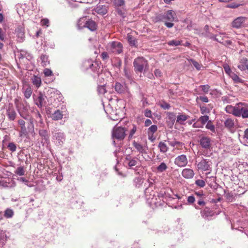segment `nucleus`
Wrapping results in <instances>:
<instances>
[{
    "instance_id": "nucleus-1",
    "label": "nucleus",
    "mask_w": 248,
    "mask_h": 248,
    "mask_svg": "<svg viewBox=\"0 0 248 248\" xmlns=\"http://www.w3.org/2000/svg\"><path fill=\"white\" fill-rule=\"evenodd\" d=\"M29 122L26 124L25 121L23 119L18 120V124L20 127L19 132V137H28L30 135L35 134L33 120L32 118L28 119Z\"/></svg>"
},
{
    "instance_id": "nucleus-2",
    "label": "nucleus",
    "mask_w": 248,
    "mask_h": 248,
    "mask_svg": "<svg viewBox=\"0 0 248 248\" xmlns=\"http://www.w3.org/2000/svg\"><path fill=\"white\" fill-rule=\"evenodd\" d=\"M227 108H231L232 114L236 117L248 118V104L240 103L235 107L229 106Z\"/></svg>"
},
{
    "instance_id": "nucleus-3",
    "label": "nucleus",
    "mask_w": 248,
    "mask_h": 248,
    "mask_svg": "<svg viewBox=\"0 0 248 248\" xmlns=\"http://www.w3.org/2000/svg\"><path fill=\"white\" fill-rule=\"evenodd\" d=\"M148 183L149 184V186L144 190L145 197L150 203L156 204L158 202L157 197H162L163 195L158 193H157V195H156L155 192L153 190L154 187L153 184L149 182V180H148Z\"/></svg>"
},
{
    "instance_id": "nucleus-4",
    "label": "nucleus",
    "mask_w": 248,
    "mask_h": 248,
    "mask_svg": "<svg viewBox=\"0 0 248 248\" xmlns=\"http://www.w3.org/2000/svg\"><path fill=\"white\" fill-rule=\"evenodd\" d=\"M133 67L136 73H142L148 69V61L142 57H139L134 60Z\"/></svg>"
},
{
    "instance_id": "nucleus-5",
    "label": "nucleus",
    "mask_w": 248,
    "mask_h": 248,
    "mask_svg": "<svg viewBox=\"0 0 248 248\" xmlns=\"http://www.w3.org/2000/svg\"><path fill=\"white\" fill-rule=\"evenodd\" d=\"M155 20L156 22H166V21L173 22L178 20L174 11L170 10H168L164 13L157 15Z\"/></svg>"
},
{
    "instance_id": "nucleus-6",
    "label": "nucleus",
    "mask_w": 248,
    "mask_h": 248,
    "mask_svg": "<svg viewBox=\"0 0 248 248\" xmlns=\"http://www.w3.org/2000/svg\"><path fill=\"white\" fill-rule=\"evenodd\" d=\"M65 134L60 129H54L52 131V141L58 147H62L65 141Z\"/></svg>"
},
{
    "instance_id": "nucleus-7",
    "label": "nucleus",
    "mask_w": 248,
    "mask_h": 248,
    "mask_svg": "<svg viewBox=\"0 0 248 248\" xmlns=\"http://www.w3.org/2000/svg\"><path fill=\"white\" fill-rule=\"evenodd\" d=\"M107 49L110 52L118 54L123 52V46L120 42L112 41L108 44Z\"/></svg>"
},
{
    "instance_id": "nucleus-8",
    "label": "nucleus",
    "mask_w": 248,
    "mask_h": 248,
    "mask_svg": "<svg viewBox=\"0 0 248 248\" xmlns=\"http://www.w3.org/2000/svg\"><path fill=\"white\" fill-rule=\"evenodd\" d=\"M199 142L201 147L206 150L212 149V141L211 139L206 136H200L199 137Z\"/></svg>"
},
{
    "instance_id": "nucleus-9",
    "label": "nucleus",
    "mask_w": 248,
    "mask_h": 248,
    "mask_svg": "<svg viewBox=\"0 0 248 248\" xmlns=\"http://www.w3.org/2000/svg\"><path fill=\"white\" fill-rule=\"evenodd\" d=\"M125 136V129L122 127H114L112 131V138L118 140L124 139Z\"/></svg>"
},
{
    "instance_id": "nucleus-10",
    "label": "nucleus",
    "mask_w": 248,
    "mask_h": 248,
    "mask_svg": "<svg viewBox=\"0 0 248 248\" xmlns=\"http://www.w3.org/2000/svg\"><path fill=\"white\" fill-rule=\"evenodd\" d=\"M211 164L210 161L203 159L197 164V167L198 170L202 171H209L208 173H206L208 174L211 171Z\"/></svg>"
},
{
    "instance_id": "nucleus-11",
    "label": "nucleus",
    "mask_w": 248,
    "mask_h": 248,
    "mask_svg": "<svg viewBox=\"0 0 248 248\" xmlns=\"http://www.w3.org/2000/svg\"><path fill=\"white\" fill-rule=\"evenodd\" d=\"M17 107V110L20 116L25 120L30 119L28 107L24 104H21L20 107Z\"/></svg>"
},
{
    "instance_id": "nucleus-12",
    "label": "nucleus",
    "mask_w": 248,
    "mask_h": 248,
    "mask_svg": "<svg viewBox=\"0 0 248 248\" xmlns=\"http://www.w3.org/2000/svg\"><path fill=\"white\" fill-rule=\"evenodd\" d=\"M84 65L87 69H90L94 73H98L99 69L98 63L97 62H93L92 60L85 61Z\"/></svg>"
},
{
    "instance_id": "nucleus-13",
    "label": "nucleus",
    "mask_w": 248,
    "mask_h": 248,
    "mask_svg": "<svg viewBox=\"0 0 248 248\" xmlns=\"http://www.w3.org/2000/svg\"><path fill=\"white\" fill-rule=\"evenodd\" d=\"M204 209L201 211V216L205 219H209L215 215L214 210L206 205L203 207Z\"/></svg>"
},
{
    "instance_id": "nucleus-14",
    "label": "nucleus",
    "mask_w": 248,
    "mask_h": 248,
    "mask_svg": "<svg viewBox=\"0 0 248 248\" xmlns=\"http://www.w3.org/2000/svg\"><path fill=\"white\" fill-rule=\"evenodd\" d=\"M247 18L240 16L235 19L232 22V26L236 29L241 28L245 26Z\"/></svg>"
},
{
    "instance_id": "nucleus-15",
    "label": "nucleus",
    "mask_w": 248,
    "mask_h": 248,
    "mask_svg": "<svg viewBox=\"0 0 248 248\" xmlns=\"http://www.w3.org/2000/svg\"><path fill=\"white\" fill-rule=\"evenodd\" d=\"M174 163L179 167L186 166L187 164V159L186 155H181L175 158Z\"/></svg>"
},
{
    "instance_id": "nucleus-16",
    "label": "nucleus",
    "mask_w": 248,
    "mask_h": 248,
    "mask_svg": "<svg viewBox=\"0 0 248 248\" xmlns=\"http://www.w3.org/2000/svg\"><path fill=\"white\" fill-rule=\"evenodd\" d=\"M39 135L42 138L41 143L48 144L49 143V135L47 130L44 129H39Z\"/></svg>"
},
{
    "instance_id": "nucleus-17",
    "label": "nucleus",
    "mask_w": 248,
    "mask_h": 248,
    "mask_svg": "<svg viewBox=\"0 0 248 248\" xmlns=\"http://www.w3.org/2000/svg\"><path fill=\"white\" fill-rule=\"evenodd\" d=\"M46 96L41 93H40L38 96L35 100V104L38 108H41L45 106L46 104Z\"/></svg>"
},
{
    "instance_id": "nucleus-18",
    "label": "nucleus",
    "mask_w": 248,
    "mask_h": 248,
    "mask_svg": "<svg viewBox=\"0 0 248 248\" xmlns=\"http://www.w3.org/2000/svg\"><path fill=\"white\" fill-rule=\"evenodd\" d=\"M205 197L204 196L196 198V201H197V204H194V207L197 210H201L206 205V202H205L204 199Z\"/></svg>"
},
{
    "instance_id": "nucleus-19",
    "label": "nucleus",
    "mask_w": 248,
    "mask_h": 248,
    "mask_svg": "<svg viewBox=\"0 0 248 248\" xmlns=\"http://www.w3.org/2000/svg\"><path fill=\"white\" fill-rule=\"evenodd\" d=\"M125 163L127 164L130 168H132L133 167L137 166L138 163V158L133 157L130 155H128L125 157Z\"/></svg>"
},
{
    "instance_id": "nucleus-20",
    "label": "nucleus",
    "mask_w": 248,
    "mask_h": 248,
    "mask_svg": "<svg viewBox=\"0 0 248 248\" xmlns=\"http://www.w3.org/2000/svg\"><path fill=\"white\" fill-rule=\"evenodd\" d=\"M32 112L35 117V121L37 123H38L40 127H43L44 125V123L42 118V116L39 111L36 109H33Z\"/></svg>"
},
{
    "instance_id": "nucleus-21",
    "label": "nucleus",
    "mask_w": 248,
    "mask_h": 248,
    "mask_svg": "<svg viewBox=\"0 0 248 248\" xmlns=\"http://www.w3.org/2000/svg\"><path fill=\"white\" fill-rule=\"evenodd\" d=\"M108 7L105 5H98L95 7L94 10L98 14L104 16L108 12Z\"/></svg>"
},
{
    "instance_id": "nucleus-22",
    "label": "nucleus",
    "mask_w": 248,
    "mask_h": 248,
    "mask_svg": "<svg viewBox=\"0 0 248 248\" xmlns=\"http://www.w3.org/2000/svg\"><path fill=\"white\" fill-rule=\"evenodd\" d=\"M194 172L190 169H184L182 171V175L186 179H191L194 176Z\"/></svg>"
},
{
    "instance_id": "nucleus-23",
    "label": "nucleus",
    "mask_w": 248,
    "mask_h": 248,
    "mask_svg": "<svg viewBox=\"0 0 248 248\" xmlns=\"http://www.w3.org/2000/svg\"><path fill=\"white\" fill-rule=\"evenodd\" d=\"M190 116L184 113H179L176 117V123L180 124H184V122L187 120Z\"/></svg>"
},
{
    "instance_id": "nucleus-24",
    "label": "nucleus",
    "mask_w": 248,
    "mask_h": 248,
    "mask_svg": "<svg viewBox=\"0 0 248 248\" xmlns=\"http://www.w3.org/2000/svg\"><path fill=\"white\" fill-rule=\"evenodd\" d=\"M238 68L241 71L248 70V59L245 57L241 58L240 60Z\"/></svg>"
},
{
    "instance_id": "nucleus-25",
    "label": "nucleus",
    "mask_w": 248,
    "mask_h": 248,
    "mask_svg": "<svg viewBox=\"0 0 248 248\" xmlns=\"http://www.w3.org/2000/svg\"><path fill=\"white\" fill-rule=\"evenodd\" d=\"M19 42H22L25 37L24 29L21 27H18L15 30Z\"/></svg>"
},
{
    "instance_id": "nucleus-26",
    "label": "nucleus",
    "mask_w": 248,
    "mask_h": 248,
    "mask_svg": "<svg viewBox=\"0 0 248 248\" xmlns=\"http://www.w3.org/2000/svg\"><path fill=\"white\" fill-rule=\"evenodd\" d=\"M82 27L87 28L91 31H94L96 29L97 25L94 21L89 20L86 21Z\"/></svg>"
},
{
    "instance_id": "nucleus-27",
    "label": "nucleus",
    "mask_w": 248,
    "mask_h": 248,
    "mask_svg": "<svg viewBox=\"0 0 248 248\" xmlns=\"http://www.w3.org/2000/svg\"><path fill=\"white\" fill-rule=\"evenodd\" d=\"M133 146L140 154H144L146 153L144 147L140 142L134 141L132 143Z\"/></svg>"
},
{
    "instance_id": "nucleus-28",
    "label": "nucleus",
    "mask_w": 248,
    "mask_h": 248,
    "mask_svg": "<svg viewBox=\"0 0 248 248\" xmlns=\"http://www.w3.org/2000/svg\"><path fill=\"white\" fill-rule=\"evenodd\" d=\"M126 87L125 84H121L119 82L115 83V91L119 93H123L126 91Z\"/></svg>"
},
{
    "instance_id": "nucleus-29",
    "label": "nucleus",
    "mask_w": 248,
    "mask_h": 248,
    "mask_svg": "<svg viewBox=\"0 0 248 248\" xmlns=\"http://www.w3.org/2000/svg\"><path fill=\"white\" fill-rule=\"evenodd\" d=\"M6 114L8 116V118L11 121H14L16 116V113L13 108H9L7 109Z\"/></svg>"
},
{
    "instance_id": "nucleus-30",
    "label": "nucleus",
    "mask_w": 248,
    "mask_h": 248,
    "mask_svg": "<svg viewBox=\"0 0 248 248\" xmlns=\"http://www.w3.org/2000/svg\"><path fill=\"white\" fill-rule=\"evenodd\" d=\"M7 240L5 231L0 230V248H2Z\"/></svg>"
},
{
    "instance_id": "nucleus-31",
    "label": "nucleus",
    "mask_w": 248,
    "mask_h": 248,
    "mask_svg": "<svg viewBox=\"0 0 248 248\" xmlns=\"http://www.w3.org/2000/svg\"><path fill=\"white\" fill-rule=\"evenodd\" d=\"M63 115L61 111L59 109H57L52 113L51 118L52 120L54 121H58L62 118Z\"/></svg>"
},
{
    "instance_id": "nucleus-32",
    "label": "nucleus",
    "mask_w": 248,
    "mask_h": 248,
    "mask_svg": "<svg viewBox=\"0 0 248 248\" xmlns=\"http://www.w3.org/2000/svg\"><path fill=\"white\" fill-rule=\"evenodd\" d=\"M31 81L33 84L37 88H39L41 86V79L38 76L34 75L31 78Z\"/></svg>"
},
{
    "instance_id": "nucleus-33",
    "label": "nucleus",
    "mask_w": 248,
    "mask_h": 248,
    "mask_svg": "<svg viewBox=\"0 0 248 248\" xmlns=\"http://www.w3.org/2000/svg\"><path fill=\"white\" fill-rule=\"evenodd\" d=\"M168 166L165 162H161L157 167L156 171L159 173L163 172L167 170Z\"/></svg>"
},
{
    "instance_id": "nucleus-34",
    "label": "nucleus",
    "mask_w": 248,
    "mask_h": 248,
    "mask_svg": "<svg viewBox=\"0 0 248 248\" xmlns=\"http://www.w3.org/2000/svg\"><path fill=\"white\" fill-rule=\"evenodd\" d=\"M158 147L159 149L160 152L163 153H166L168 150V147L167 144L162 141H160L159 143Z\"/></svg>"
},
{
    "instance_id": "nucleus-35",
    "label": "nucleus",
    "mask_w": 248,
    "mask_h": 248,
    "mask_svg": "<svg viewBox=\"0 0 248 248\" xmlns=\"http://www.w3.org/2000/svg\"><path fill=\"white\" fill-rule=\"evenodd\" d=\"M167 118L172 124H173L176 120V115L174 112H167L166 113Z\"/></svg>"
},
{
    "instance_id": "nucleus-36",
    "label": "nucleus",
    "mask_w": 248,
    "mask_h": 248,
    "mask_svg": "<svg viewBox=\"0 0 248 248\" xmlns=\"http://www.w3.org/2000/svg\"><path fill=\"white\" fill-rule=\"evenodd\" d=\"M224 124L226 127L231 129L234 127V124L232 119L228 118L224 122Z\"/></svg>"
},
{
    "instance_id": "nucleus-37",
    "label": "nucleus",
    "mask_w": 248,
    "mask_h": 248,
    "mask_svg": "<svg viewBox=\"0 0 248 248\" xmlns=\"http://www.w3.org/2000/svg\"><path fill=\"white\" fill-rule=\"evenodd\" d=\"M32 93V88L30 86H28L23 92L24 96L27 99H29L31 96Z\"/></svg>"
},
{
    "instance_id": "nucleus-38",
    "label": "nucleus",
    "mask_w": 248,
    "mask_h": 248,
    "mask_svg": "<svg viewBox=\"0 0 248 248\" xmlns=\"http://www.w3.org/2000/svg\"><path fill=\"white\" fill-rule=\"evenodd\" d=\"M14 216V211L10 208H7L4 213V216L7 218H12Z\"/></svg>"
},
{
    "instance_id": "nucleus-39",
    "label": "nucleus",
    "mask_w": 248,
    "mask_h": 248,
    "mask_svg": "<svg viewBox=\"0 0 248 248\" xmlns=\"http://www.w3.org/2000/svg\"><path fill=\"white\" fill-rule=\"evenodd\" d=\"M127 38L128 42L131 46H135L136 45L137 41L132 35L128 34Z\"/></svg>"
},
{
    "instance_id": "nucleus-40",
    "label": "nucleus",
    "mask_w": 248,
    "mask_h": 248,
    "mask_svg": "<svg viewBox=\"0 0 248 248\" xmlns=\"http://www.w3.org/2000/svg\"><path fill=\"white\" fill-rule=\"evenodd\" d=\"M230 77L236 83H242L243 82V80L235 73H232V74L230 75Z\"/></svg>"
},
{
    "instance_id": "nucleus-41",
    "label": "nucleus",
    "mask_w": 248,
    "mask_h": 248,
    "mask_svg": "<svg viewBox=\"0 0 248 248\" xmlns=\"http://www.w3.org/2000/svg\"><path fill=\"white\" fill-rule=\"evenodd\" d=\"M143 182V180L141 177H137L134 179V184L137 187H140Z\"/></svg>"
},
{
    "instance_id": "nucleus-42",
    "label": "nucleus",
    "mask_w": 248,
    "mask_h": 248,
    "mask_svg": "<svg viewBox=\"0 0 248 248\" xmlns=\"http://www.w3.org/2000/svg\"><path fill=\"white\" fill-rule=\"evenodd\" d=\"M158 105L164 109H169L170 108V105L164 101L160 102Z\"/></svg>"
},
{
    "instance_id": "nucleus-43",
    "label": "nucleus",
    "mask_w": 248,
    "mask_h": 248,
    "mask_svg": "<svg viewBox=\"0 0 248 248\" xmlns=\"http://www.w3.org/2000/svg\"><path fill=\"white\" fill-rule=\"evenodd\" d=\"M242 142L245 145L248 146V128L244 131V135L242 138Z\"/></svg>"
},
{
    "instance_id": "nucleus-44",
    "label": "nucleus",
    "mask_w": 248,
    "mask_h": 248,
    "mask_svg": "<svg viewBox=\"0 0 248 248\" xmlns=\"http://www.w3.org/2000/svg\"><path fill=\"white\" fill-rule=\"evenodd\" d=\"M157 130V127L156 125H152L148 129V135H153Z\"/></svg>"
},
{
    "instance_id": "nucleus-45",
    "label": "nucleus",
    "mask_w": 248,
    "mask_h": 248,
    "mask_svg": "<svg viewBox=\"0 0 248 248\" xmlns=\"http://www.w3.org/2000/svg\"><path fill=\"white\" fill-rule=\"evenodd\" d=\"M122 62L121 59L117 58L115 59V61L113 63L112 65L114 67H115L118 69H120L122 66Z\"/></svg>"
},
{
    "instance_id": "nucleus-46",
    "label": "nucleus",
    "mask_w": 248,
    "mask_h": 248,
    "mask_svg": "<svg viewBox=\"0 0 248 248\" xmlns=\"http://www.w3.org/2000/svg\"><path fill=\"white\" fill-rule=\"evenodd\" d=\"M7 148L11 152H15L16 150V145L13 142H9L7 145Z\"/></svg>"
},
{
    "instance_id": "nucleus-47",
    "label": "nucleus",
    "mask_w": 248,
    "mask_h": 248,
    "mask_svg": "<svg viewBox=\"0 0 248 248\" xmlns=\"http://www.w3.org/2000/svg\"><path fill=\"white\" fill-rule=\"evenodd\" d=\"M181 41L177 40H172L168 42V45L170 46H178L181 45Z\"/></svg>"
},
{
    "instance_id": "nucleus-48",
    "label": "nucleus",
    "mask_w": 248,
    "mask_h": 248,
    "mask_svg": "<svg viewBox=\"0 0 248 248\" xmlns=\"http://www.w3.org/2000/svg\"><path fill=\"white\" fill-rule=\"evenodd\" d=\"M15 173L19 176H23L25 174V170L23 167H18L15 170Z\"/></svg>"
},
{
    "instance_id": "nucleus-49",
    "label": "nucleus",
    "mask_w": 248,
    "mask_h": 248,
    "mask_svg": "<svg viewBox=\"0 0 248 248\" xmlns=\"http://www.w3.org/2000/svg\"><path fill=\"white\" fill-rule=\"evenodd\" d=\"M40 59L42 61V63L43 65L46 66L48 64V57L46 55H41Z\"/></svg>"
},
{
    "instance_id": "nucleus-50",
    "label": "nucleus",
    "mask_w": 248,
    "mask_h": 248,
    "mask_svg": "<svg viewBox=\"0 0 248 248\" xmlns=\"http://www.w3.org/2000/svg\"><path fill=\"white\" fill-rule=\"evenodd\" d=\"M209 120V116L207 115H204L201 116L198 121H200L202 123V125L203 126V125L208 122Z\"/></svg>"
},
{
    "instance_id": "nucleus-51",
    "label": "nucleus",
    "mask_w": 248,
    "mask_h": 248,
    "mask_svg": "<svg viewBox=\"0 0 248 248\" xmlns=\"http://www.w3.org/2000/svg\"><path fill=\"white\" fill-rule=\"evenodd\" d=\"M206 35L219 43H223V42H221V40H219V38L217 37V35H215L211 33H209L208 34H206Z\"/></svg>"
},
{
    "instance_id": "nucleus-52",
    "label": "nucleus",
    "mask_w": 248,
    "mask_h": 248,
    "mask_svg": "<svg viewBox=\"0 0 248 248\" xmlns=\"http://www.w3.org/2000/svg\"><path fill=\"white\" fill-rule=\"evenodd\" d=\"M226 199L229 202H232L234 201V196L233 194L232 193H227L225 195Z\"/></svg>"
},
{
    "instance_id": "nucleus-53",
    "label": "nucleus",
    "mask_w": 248,
    "mask_h": 248,
    "mask_svg": "<svg viewBox=\"0 0 248 248\" xmlns=\"http://www.w3.org/2000/svg\"><path fill=\"white\" fill-rule=\"evenodd\" d=\"M189 61L192 63L193 66L196 68L197 70H201V65L197 62L195 61L193 59H190Z\"/></svg>"
},
{
    "instance_id": "nucleus-54",
    "label": "nucleus",
    "mask_w": 248,
    "mask_h": 248,
    "mask_svg": "<svg viewBox=\"0 0 248 248\" xmlns=\"http://www.w3.org/2000/svg\"><path fill=\"white\" fill-rule=\"evenodd\" d=\"M113 2L114 4L118 7L124 5L125 3L124 0H113Z\"/></svg>"
},
{
    "instance_id": "nucleus-55",
    "label": "nucleus",
    "mask_w": 248,
    "mask_h": 248,
    "mask_svg": "<svg viewBox=\"0 0 248 248\" xmlns=\"http://www.w3.org/2000/svg\"><path fill=\"white\" fill-rule=\"evenodd\" d=\"M206 128L210 130L212 132H215V126L210 121L208 122L207 124L206 125Z\"/></svg>"
},
{
    "instance_id": "nucleus-56",
    "label": "nucleus",
    "mask_w": 248,
    "mask_h": 248,
    "mask_svg": "<svg viewBox=\"0 0 248 248\" xmlns=\"http://www.w3.org/2000/svg\"><path fill=\"white\" fill-rule=\"evenodd\" d=\"M195 184L200 187H203L205 185V183L203 180L198 179L195 181Z\"/></svg>"
},
{
    "instance_id": "nucleus-57",
    "label": "nucleus",
    "mask_w": 248,
    "mask_h": 248,
    "mask_svg": "<svg viewBox=\"0 0 248 248\" xmlns=\"http://www.w3.org/2000/svg\"><path fill=\"white\" fill-rule=\"evenodd\" d=\"M97 91L99 94H103L106 92V89L104 85L98 86Z\"/></svg>"
},
{
    "instance_id": "nucleus-58",
    "label": "nucleus",
    "mask_w": 248,
    "mask_h": 248,
    "mask_svg": "<svg viewBox=\"0 0 248 248\" xmlns=\"http://www.w3.org/2000/svg\"><path fill=\"white\" fill-rule=\"evenodd\" d=\"M210 86L209 85H201L200 88H202V91L205 93H207L210 89Z\"/></svg>"
},
{
    "instance_id": "nucleus-59",
    "label": "nucleus",
    "mask_w": 248,
    "mask_h": 248,
    "mask_svg": "<svg viewBox=\"0 0 248 248\" xmlns=\"http://www.w3.org/2000/svg\"><path fill=\"white\" fill-rule=\"evenodd\" d=\"M137 131V127L135 125H133L132 128L131 129L129 135V139H131L134 135V134L136 133Z\"/></svg>"
},
{
    "instance_id": "nucleus-60",
    "label": "nucleus",
    "mask_w": 248,
    "mask_h": 248,
    "mask_svg": "<svg viewBox=\"0 0 248 248\" xmlns=\"http://www.w3.org/2000/svg\"><path fill=\"white\" fill-rule=\"evenodd\" d=\"M101 57L103 61L107 62L109 59V56L107 52H103L101 54Z\"/></svg>"
},
{
    "instance_id": "nucleus-61",
    "label": "nucleus",
    "mask_w": 248,
    "mask_h": 248,
    "mask_svg": "<svg viewBox=\"0 0 248 248\" xmlns=\"http://www.w3.org/2000/svg\"><path fill=\"white\" fill-rule=\"evenodd\" d=\"M169 145L172 147H174L175 146H180L182 145V143L180 141L173 140V141H169Z\"/></svg>"
},
{
    "instance_id": "nucleus-62",
    "label": "nucleus",
    "mask_w": 248,
    "mask_h": 248,
    "mask_svg": "<svg viewBox=\"0 0 248 248\" xmlns=\"http://www.w3.org/2000/svg\"><path fill=\"white\" fill-rule=\"evenodd\" d=\"M124 76L125 77L130 80H132V74L128 71L125 68L124 70Z\"/></svg>"
},
{
    "instance_id": "nucleus-63",
    "label": "nucleus",
    "mask_w": 248,
    "mask_h": 248,
    "mask_svg": "<svg viewBox=\"0 0 248 248\" xmlns=\"http://www.w3.org/2000/svg\"><path fill=\"white\" fill-rule=\"evenodd\" d=\"M116 11L117 12L118 15L122 17L123 18H124L125 17V14L124 11L122 9L118 8L116 9Z\"/></svg>"
},
{
    "instance_id": "nucleus-64",
    "label": "nucleus",
    "mask_w": 248,
    "mask_h": 248,
    "mask_svg": "<svg viewBox=\"0 0 248 248\" xmlns=\"http://www.w3.org/2000/svg\"><path fill=\"white\" fill-rule=\"evenodd\" d=\"M44 74L46 77H49L52 75V71L48 68H46L44 70Z\"/></svg>"
}]
</instances>
